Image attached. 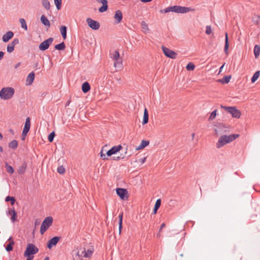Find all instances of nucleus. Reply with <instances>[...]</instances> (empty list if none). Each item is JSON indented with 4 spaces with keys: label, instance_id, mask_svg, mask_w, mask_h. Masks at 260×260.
I'll use <instances>...</instances> for the list:
<instances>
[{
    "label": "nucleus",
    "instance_id": "4c0bfd02",
    "mask_svg": "<svg viewBox=\"0 0 260 260\" xmlns=\"http://www.w3.org/2000/svg\"><path fill=\"white\" fill-rule=\"evenodd\" d=\"M18 143L16 140H13L10 142L9 144V147L12 149H16L17 147Z\"/></svg>",
    "mask_w": 260,
    "mask_h": 260
},
{
    "label": "nucleus",
    "instance_id": "864d4df0",
    "mask_svg": "<svg viewBox=\"0 0 260 260\" xmlns=\"http://www.w3.org/2000/svg\"><path fill=\"white\" fill-rule=\"evenodd\" d=\"M165 226H166L165 223H162L161 226H160V227L159 231L160 232L161 231V230L162 229V228L165 227Z\"/></svg>",
    "mask_w": 260,
    "mask_h": 260
},
{
    "label": "nucleus",
    "instance_id": "ddd939ff",
    "mask_svg": "<svg viewBox=\"0 0 260 260\" xmlns=\"http://www.w3.org/2000/svg\"><path fill=\"white\" fill-rule=\"evenodd\" d=\"M113 61V66L116 71H120L122 69V59L120 58L116 60H112Z\"/></svg>",
    "mask_w": 260,
    "mask_h": 260
},
{
    "label": "nucleus",
    "instance_id": "2eb2a0df",
    "mask_svg": "<svg viewBox=\"0 0 260 260\" xmlns=\"http://www.w3.org/2000/svg\"><path fill=\"white\" fill-rule=\"evenodd\" d=\"M60 238L59 237H54L49 240L47 243V247L51 249L52 247L55 246L59 241Z\"/></svg>",
    "mask_w": 260,
    "mask_h": 260
},
{
    "label": "nucleus",
    "instance_id": "69168bd1",
    "mask_svg": "<svg viewBox=\"0 0 260 260\" xmlns=\"http://www.w3.org/2000/svg\"><path fill=\"white\" fill-rule=\"evenodd\" d=\"M221 128H225V126L223 125L220 126Z\"/></svg>",
    "mask_w": 260,
    "mask_h": 260
},
{
    "label": "nucleus",
    "instance_id": "393cba45",
    "mask_svg": "<svg viewBox=\"0 0 260 260\" xmlns=\"http://www.w3.org/2000/svg\"><path fill=\"white\" fill-rule=\"evenodd\" d=\"M148 112L147 109L145 108L144 110V115H143V119L142 121V124L143 125L146 124L148 122Z\"/></svg>",
    "mask_w": 260,
    "mask_h": 260
},
{
    "label": "nucleus",
    "instance_id": "9d476101",
    "mask_svg": "<svg viewBox=\"0 0 260 260\" xmlns=\"http://www.w3.org/2000/svg\"><path fill=\"white\" fill-rule=\"evenodd\" d=\"M164 54L168 57L172 59H175L177 57V54L174 51L166 47H161Z\"/></svg>",
    "mask_w": 260,
    "mask_h": 260
},
{
    "label": "nucleus",
    "instance_id": "cd10ccee",
    "mask_svg": "<svg viewBox=\"0 0 260 260\" xmlns=\"http://www.w3.org/2000/svg\"><path fill=\"white\" fill-rule=\"evenodd\" d=\"M101 3L102 6L99 8V11L103 13L106 11L108 9L107 1H101Z\"/></svg>",
    "mask_w": 260,
    "mask_h": 260
},
{
    "label": "nucleus",
    "instance_id": "72a5a7b5",
    "mask_svg": "<svg viewBox=\"0 0 260 260\" xmlns=\"http://www.w3.org/2000/svg\"><path fill=\"white\" fill-rule=\"evenodd\" d=\"M259 75H260V72L259 71H256L254 74L253 76H252V77L251 78V82L252 83L255 82L257 80V79L259 78Z\"/></svg>",
    "mask_w": 260,
    "mask_h": 260
},
{
    "label": "nucleus",
    "instance_id": "f03ea898",
    "mask_svg": "<svg viewBox=\"0 0 260 260\" xmlns=\"http://www.w3.org/2000/svg\"><path fill=\"white\" fill-rule=\"evenodd\" d=\"M240 137L239 134H231L229 135H222L216 144L217 148H220L224 145L230 143Z\"/></svg>",
    "mask_w": 260,
    "mask_h": 260
},
{
    "label": "nucleus",
    "instance_id": "7c9ffc66",
    "mask_svg": "<svg viewBox=\"0 0 260 260\" xmlns=\"http://www.w3.org/2000/svg\"><path fill=\"white\" fill-rule=\"evenodd\" d=\"M60 33L63 38V39H66L67 38V27L65 26H61L60 28Z\"/></svg>",
    "mask_w": 260,
    "mask_h": 260
},
{
    "label": "nucleus",
    "instance_id": "aec40b11",
    "mask_svg": "<svg viewBox=\"0 0 260 260\" xmlns=\"http://www.w3.org/2000/svg\"><path fill=\"white\" fill-rule=\"evenodd\" d=\"M8 214L11 216V220L12 222H14L17 218V213L15 211L14 209H10L8 211Z\"/></svg>",
    "mask_w": 260,
    "mask_h": 260
},
{
    "label": "nucleus",
    "instance_id": "c03bdc74",
    "mask_svg": "<svg viewBox=\"0 0 260 260\" xmlns=\"http://www.w3.org/2000/svg\"><path fill=\"white\" fill-rule=\"evenodd\" d=\"M54 137H55V133L54 132H52L48 136V141L50 142H52L54 139Z\"/></svg>",
    "mask_w": 260,
    "mask_h": 260
},
{
    "label": "nucleus",
    "instance_id": "bf43d9fd",
    "mask_svg": "<svg viewBox=\"0 0 260 260\" xmlns=\"http://www.w3.org/2000/svg\"><path fill=\"white\" fill-rule=\"evenodd\" d=\"M27 257L26 260H32L34 257H29V256H28V257Z\"/></svg>",
    "mask_w": 260,
    "mask_h": 260
},
{
    "label": "nucleus",
    "instance_id": "7ed1b4c3",
    "mask_svg": "<svg viewBox=\"0 0 260 260\" xmlns=\"http://www.w3.org/2000/svg\"><path fill=\"white\" fill-rule=\"evenodd\" d=\"M107 146L103 147L100 151V156L103 160H107V156H111L119 152L122 149V146L121 145H116L112 147L110 150L106 151L105 149Z\"/></svg>",
    "mask_w": 260,
    "mask_h": 260
},
{
    "label": "nucleus",
    "instance_id": "603ef678",
    "mask_svg": "<svg viewBox=\"0 0 260 260\" xmlns=\"http://www.w3.org/2000/svg\"><path fill=\"white\" fill-rule=\"evenodd\" d=\"M4 53L3 51H0V60L3 58Z\"/></svg>",
    "mask_w": 260,
    "mask_h": 260
},
{
    "label": "nucleus",
    "instance_id": "de8ad7c7",
    "mask_svg": "<svg viewBox=\"0 0 260 260\" xmlns=\"http://www.w3.org/2000/svg\"><path fill=\"white\" fill-rule=\"evenodd\" d=\"M54 3L57 10H60L61 6V1H54Z\"/></svg>",
    "mask_w": 260,
    "mask_h": 260
},
{
    "label": "nucleus",
    "instance_id": "c85d7f7f",
    "mask_svg": "<svg viewBox=\"0 0 260 260\" xmlns=\"http://www.w3.org/2000/svg\"><path fill=\"white\" fill-rule=\"evenodd\" d=\"M41 21L42 23L45 26L49 27L50 23L48 19L45 15H42L41 17Z\"/></svg>",
    "mask_w": 260,
    "mask_h": 260
},
{
    "label": "nucleus",
    "instance_id": "20e7f679",
    "mask_svg": "<svg viewBox=\"0 0 260 260\" xmlns=\"http://www.w3.org/2000/svg\"><path fill=\"white\" fill-rule=\"evenodd\" d=\"M194 11L193 9L189 7H181L179 6H174L168 7L165 9L161 10L160 12L161 13H168L169 12H174L176 13H185L189 11Z\"/></svg>",
    "mask_w": 260,
    "mask_h": 260
},
{
    "label": "nucleus",
    "instance_id": "423d86ee",
    "mask_svg": "<svg viewBox=\"0 0 260 260\" xmlns=\"http://www.w3.org/2000/svg\"><path fill=\"white\" fill-rule=\"evenodd\" d=\"M221 108L230 113L233 118H240L241 113L235 107H226L221 106Z\"/></svg>",
    "mask_w": 260,
    "mask_h": 260
},
{
    "label": "nucleus",
    "instance_id": "473e14b6",
    "mask_svg": "<svg viewBox=\"0 0 260 260\" xmlns=\"http://www.w3.org/2000/svg\"><path fill=\"white\" fill-rule=\"evenodd\" d=\"M231 78V76H225L222 79L218 80V81L222 83H228L230 82Z\"/></svg>",
    "mask_w": 260,
    "mask_h": 260
},
{
    "label": "nucleus",
    "instance_id": "09e8293b",
    "mask_svg": "<svg viewBox=\"0 0 260 260\" xmlns=\"http://www.w3.org/2000/svg\"><path fill=\"white\" fill-rule=\"evenodd\" d=\"M161 205V200L160 199H158L155 202L154 208L158 209Z\"/></svg>",
    "mask_w": 260,
    "mask_h": 260
},
{
    "label": "nucleus",
    "instance_id": "a19ab883",
    "mask_svg": "<svg viewBox=\"0 0 260 260\" xmlns=\"http://www.w3.org/2000/svg\"><path fill=\"white\" fill-rule=\"evenodd\" d=\"M5 201L6 202H11L12 205H13L15 202V199L13 197L8 196L6 198Z\"/></svg>",
    "mask_w": 260,
    "mask_h": 260
},
{
    "label": "nucleus",
    "instance_id": "9b49d317",
    "mask_svg": "<svg viewBox=\"0 0 260 260\" xmlns=\"http://www.w3.org/2000/svg\"><path fill=\"white\" fill-rule=\"evenodd\" d=\"M86 22L88 26L93 30H96L100 28V24L97 21L94 20L90 18H88L86 19Z\"/></svg>",
    "mask_w": 260,
    "mask_h": 260
},
{
    "label": "nucleus",
    "instance_id": "f3484780",
    "mask_svg": "<svg viewBox=\"0 0 260 260\" xmlns=\"http://www.w3.org/2000/svg\"><path fill=\"white\" fill-rule=\"evenodd\" d=\"M14 36V33L11 31H9L3 36V41L6 43L11 39Z\"/></svg>",
    "mask_w": 260,
    "mask_h": 260
},
{
    "label": "nucleus",
    "instance_id": "37998d69",
    "mask_svg": "<svg viewBox=\"0 0 260 260\" xmlns=\"http://www.w3.org/2000/svg\"><path fill=\"white\" fill-rule=\"evenodd\" d=\"M217 110H215L211 113L210 116L209 118V120H212L215 118L217 115Z\"/></svg>",
    "mask_w": 260,
    "mask_h": 260
},
{
    "label": "nucleus",
    "instance_id": "6e6d98bb",
    "mask_svg": "<svg viewBox=\"0 0 260 260\" xmlns=\"http://www.w3.org/2000/svg\"><path fill=\"white\" fill-rule=\"evenodd\" d=\"M224 65H225V63H223V64L220 68L219 74H220L221 73V72L222 70L223 69V68Z\"/></svg>",
    "mask_w": 260,
    "mask_h": 260
},
{
    "label": "nucleus",
    "instance_id": "a211bd4d",
    "mask_svg": "<svg viewBox=\"0 0 260 260\" xmlns=\"http://www.w3.org/2000/svg\"><path fill=\"white\" fill-rule=\"evenodd\" d=\"M110 57L112 60H116V59L121 58L119 52L117 50H111L110 53Z\"/></svg>",
    "mask_w": 260,
    "mask_h": 260
},
{
    "label": "nucleus",
    "instance_id": "f257e3e1",
    "mask_svg": "<svg viewBox=\"0 0 260 260\" xmlns=\"http://www.w3.org/2000/svg\"><path fill=\"white\" fill-rule=\"evenodd\" d=\"M94 248L92 246L79 245L75 247L72 251L73 260H88L93 254Z\"/></svg>",
    "mask_w": 260,
    "mask_h": 260
},
{
    "label": "nucleus",
    "instance_id": "f704fd0d",
    "mask_svg": "<svg viewBox=\"0 0 260 260\" xmlns=\"http://www.w3.org/2000/svg\"><path fill=\"white\" fill-rule=\"evenodd\" d=\"M65 44L63 42L55 46V48L58 50H63L65 49Z\"/></svg>",
    "mask_w": 260,
    "mask_h": 260
},
{
    "label": "nucleus",
    "instance_id": "49530a36",
    "mask_svg": "<svg viewBox=\"0 0 260 260\" xmlns=\"http://www.w3.org/2000/svg\"><path fill=\"white\" fill-rule=\"evenodd\" d=\"M57 172L58 173L60 174H63L65 172V169L64 168H63V166H59L58 168H57Z\"/></svg>",
    "mask_w": 260,
    "mask_h": 260
},
{
    "label": "nucleus",
    "instance_id": "4468645a",
    "mask_svg": "<svg viewBox=\"0 0 260 260\" xmlns=\"http://www.w3.org/2000/svg\"><path fill=\"white\" fill-rule=\"evenodd\" d=\"M30 127V121L29 117H27L26 119L25 125L22 132V136L25 137L28 131H29Z\"/></svg>",
    "mask_w": 260,
    "mask_h": 260
},
{
    "label": "nucleus",
    "instance_id": "a18cd8bd",
    "mask_svg": "<svg viewBox=\"0 0 260 260\" xmlns=\"http://www.w3.org/2000/svg\"><path fill=\"white\" fill-rule=\"evenodd\" d=\"M43 5L45 9L47 10L50 9V4L49 1H43Z\"/></svg>",
    "mask_w": 260,
    "mask_h": 260
},
{
    "label": "nucleus",
    "instance_id": "5fc2aeb1",
    "mask_svg": "<svg viewBox=\"0 0 260 260\" xmlns=\"http://www.w3.org/2000/svg\"><path fill=\"white\" fill-rule=\"evenodd\" d=\"M157 210H158V209L154 208L153 211V213L154 214H155L157 213Z\"/></svg>",
    "mask_w": 260,
    "mask_h": 260
},
{
    "label": "nucleus",
    "instance_id": "0eeeda50",
    "mask_svg": "<svg viewBox=\"0 0 260 260\" xmlns=\"http://www.w3.org/2000/svg\"><path fill=\"white\" fill-rule=\"evenodd\" d=\"M53 223V218L51 216L46 217L42 222L41 229L40 233L43 235L52 225Z\"/></svg>",
    "mask_w": 260,
    "mask_h": 260
},
{
    "label": "nucleus",
    "instance_id": "6e6552de",
    "mask_svg": "<svg viewBox=\"0 0 260 260\" xmlns=\"http://www.w3.org/2000/svg\"><path fill=\"white\" fill-rule=\"evenodd\" d=\"M38 251V248L35 245L29 243L27 245L24 255L25 257H33L31 255L36 254Z\"/></svg>",
    "mask_w": 260,
    "mask_h": 260
},
{
    "label": "nucleus",
    "instance_id": "2f4dec72",
    "mask_svg": "<svg viewBox=\"0 0 260 260\" xmlns=\"http://www.w3.org/2000/svg\"><path fill=\"white\" fill-rule=\"evenodd\" d=\"M254 54L255 57L257 58L260 54V47L259 46L256 45L254 46Z\"/></svg>",
    "mask_w": 260,
    "mask_h": 260
},
{
    "label": "nucleus",
    "instance_id": "052dcab7",
    "mask_svg": "<svg viewBox=\"0 0 260 260\" xmlns=\"http://www.w3.org/2000/svg\"><path fill=\"white\" fill-rule=\"evenodd\" d=\"M3 151V148H2L1 146H0V152H2Z\"/></svg>",
    "mask_w": 260,
    "mask_h": 260
},
{
    "label": "nucleus",
    "instance_id": "338daca9",
    "mask_svg": "<svg viewBox=\"0 0 260 260\" xmlns=\"http://www.w3.org/2000/svg\"><path fill=\"white\" fill-rule=\"evenodd\" d=\"M22 140H24L25 137H24V136H23L22 135Z\"/></svg>",
    "mask_w": 260,
    "mask_h": 260
},
{
    "label": "nucleus",
    "instance_id": "e2e57ef3",
    "mask_svg": "<svg viewBox=\"0 0 260 260\" xmlns=\"http://www.w3.org/2000/svg\"><path fill=\"white\" fill-rule=\"evenodd\" d=\"M3 139V136L0 133V140L2 139Z\"/></svg>",
    "mask_w": 260,
    "mask_h": 260
},
{
    "label": "nucleus",
    "instance_id": "412c9836",
    "mask_svg": "<svg viewBox=\"0 0 260 260\" xmlns=\"http://www.w3.org/2000/svg\"><path fill=\"white\" fill-rule=\"evenodd\" d=\"M149 144V141L143 140L141 141V144L136 148V150H140L144 149Z\"/></svg>",
    "mask_w": 260,
    "mask_h": 260
},
{
    "label": "nucleus",
    "instance_id": "a878e982",
    "mask_svg": "<svg viewBox=\"0 0 260 260\" xmlns=\"http://www.w3.org/2000/svg\"><path fill=\"white\" fill-rule=\"evenodd\" d=\"M35 79V74L34 72H31L28 74L26 78V82H28V85H31Z\"/></svg>",
    "mask_w": 260,
    "mask_h": 260
},
{
    "label": "nucleus",
    "instance_id": "680f3d73",
    "mask_svg": "<svg viewBox=\"0 0 260 260\" xmlns=\"http://www.w3.org/2000/svg\"><path fill=\"white\" fill-rule=\"evenodd\" d=\"M257 19H257V21H258V22H260V16H258V17H257Z\"/></svg>",
    "mask_w": 260,
    "mask_h": 260
},
{
    "label": "nucleus",
    "instance_id": "5701e85b",
    "mask_svg": "<svg viewBox=\"0 0 260 260\" xmlns=\"http://www.w3.org/2000/svg\"><path fill=\"white\" fill-rule=\"evenodd\" d=\"M81 88L84 93H87L90 90V86L87 82H85L82 84Z\"/></svg>",
    "mask_w": 260,
    "mask_h": 260
},
{
    "label": "nucleus",
    "instance_id": "6ab92c4d",
    "mask_svg": "<svg viewBox=\"0 0 260 260\" xmlns=\"http://www.w3.org/2000/svg\"><path fill=\"white\" fill-rule=\"evenodd\" d=\"M114 18L116 20V23H119L122 19V13L120 10H117L115 12Z\"/></svg>",
    "mask_w": 260,
    "mask_h": 260
},
{
    "label": "nucleus",
    "instance_id": "58836bf2",
    "mask_svg": "<svg viewBox=\"0 0 260 260\" xmlns=\"http://www.w3.org/2000/svg\"><path fill=\"white\" fill-rule=\"evenodd\" d=\"M195 68V66L194 65V64L192 62H189L186 67V69L187 71H193L194 69Z\"/></svg>",
    "mask_w": 260,
    "mask_h": 260
},
{
    "label": "nucleus",
    "instance_id": "4d7b16f0",
    "mask_svg": "<svg viewBox=\"0 0 260 260\" xmlns=\"http://www.w3.org/2000/svg\"><path fill=\"white\" fill-rule=\"evenodd\" d=\"M195 137V134L194 133L191 134V139L192 140H193L194 138Z\"/></svg>",
    "mask_w": 260,
    "mask_h": 260
},
{
    "label": "nucleus",
    "instance_id": "0e129e2a",
    "mask_svg": "<svg viewBox=\"0 0 260 260\" xmlns=\"http://www.w3.org/2000/svg\"><path fill=\"white\" fill-rule=\"evenodd\" d=\"M49 257H45V258H44V260H49Z\"/></svg>",
    "mask_w": 260,
    "mask_h": 260
},
{
    "label": "nucleus",
    "instance_id": "f8f14e48",
    "mask_svg": "<svg viewBox=\"0 0 260 260\" xmlns=\"http://www.w3.org/2000/svg\"><path fill=\"white\" fill-rule=\"evenodd\" d=\"M53 41V38H50L43 41L40 44L39 46V49L41 51H45L47 50L49 48V46L52 44Z\"/></svg>",
    "mask_w": 260,
    "mask_h": 260
},
{
    "label": "nucleus",
    "instance_id": "8fccbe9b",
    "mask_svg": "<svg viewBox=\"0 0 260 260\" xmlns=\"http://www.w3.org/2000/svg\"><path fill=\"white\" fill-rule=\"evenodd\" d=\"M212 32V29L210 26H207L206 28V33L207 35H210Z\"/></svg>",
    "mask_w": 260,
    "mask_h": 260
},
{
    "label": "nucleus",
    "instance_id": "c756f323",
    "mask_svg": "<svg viewBox=\"0 0 260 260\" xmlns=\"http://www.w3.org/2000/svg\"><path fill=\"white\" fill-rule=\"evenodd\" d=\"M119 217V234H120L121 232V230L122 228V218H123V213H121L118 216Z\"/></svg>",
    "mask_w": 260,
    "mask_h": 260
},
{
    "label": "nucleus",
    "instance_id": "dca6fc26",
    "mask_svg": "<svg viewBox=\"0 0 260 260\" xmlns=\"http://www.w3.org/2000/svg\"><path fill=\"white\" fill-rule=\"evenodd\" d=\"M19 43V40L18 39H15L13 41L9 44L7 47V52L11 53L14 50L15 45Z\"/></svg>",
    "mask_w": 260,
    "mask_h": 260
},
{
    "label": "nucleus",
    "instance_id": "1a4fd4ad",
    "mask_svg": "<svg viewBox=\"0 0 260 260\" xmlns=\"http://www.w3.org/2000/svg\"><path fill=\"white\" fill-rule=\"evenodd\" d=\"M117 194L122 200H126L128 198V192L126 189L118 188L116 189Z\"/></svg>",
    "mask_w": 260,
    "mask_h": 260
},
{
    "label": "nucleus",
    "instance_id": "39448f33",
    "mask_svg": "<svg viewBox=\"0 0 260 260\" xmlns=\"http://www.w3.org/2000/svg\"><path fill=\"white\" fill-rule=\"evenodd\" d=\"M15 90L11 87L3 88L0 91V98L4 100L12 99L14 94Z\"/></svg>",
    "mask_w": 260,
    "mask_h": 260
},
{
    "label": "nucleus",
    "instance_id": "3c124183",
    "mask_svg": "<svg viewBox=\"0 0 260 260\" xmlns=\"http://www.w3.org/2000/svg\"><path fill=\"white\" fill-rule=\"evenodd\" d=\"M146 157H144L143 158H141L139 159V161L142 164H143L145 161H146Z\"/></svg>",
    "mask_w": 260,
    "mask_h": 260
},
{
    "label": "nucleus",
    "instance_id": "e433bc0d",
    "mask_svg": "<svg viewBox=\"0 0 260 260\" xmlns=\"http://www.w3.org/2000/svg\"><path fill=\"white\" fill-rule=\"evenodd\" d=\"M19 22L21 24L22 28L26 30L27 29V26L25 20L23 18H21L19 19Z\"/></svg>",
    "mask_w": 260,
    "mask_h": 260
},
{
    "label": "nucleus",
    "instance_id": "4be33fe9",
    "mask_svg": "<svg viewBox=\"0 0 260 260\" xmlns=\"http://www.w3.org/2000/svg\"><path fill=\"white\" fill-rule=\"evenodd\" d=\"M229 44L228 35L226 32L225 34V46H224V51L226 55H228V54H229Z\"/></svg>",
    "mask_w": 260,
    "mask_h": 260
},
{
    "label": "nucleus",
    "instance_id": "774afa93",
    "mask_svg": "<svg viewBox=\"0 0 260 260\" xmlns=\"http://www.w3.org/2000/svg\"><path fill=\"white\" fill-rule=\"evenodd\" d=\"M215 133H216V135H218V133H217V131L216 129H215Z\"/></svg>",
    "mask_w": 260,
    "mask_h": 260
},
{
    "label": "nucleus",
    "instance_id": "bb28decb",
    "mask_svg": "<svg viewBox=\"0 0 260 260\" xmlns=\"http://www.w3.org/2000/svg\"><path fill=\"white\" fill-rule=\"evenodd\" d=\"M141 27L142 31L144 33L147 34L149 32L150 29L149 28L148 25L145 21H142L141 22Z\"/></svg>",
    "mask_w": 260,
    "mask_h": 260
},
{
    "label": "nucleus",
    "instance_id": "79ce46f5",
    "mask_svg": "<svg viewBox=\"0 0 260 260\" xmlns=\"http://www.w3.org/2000/svg\"><path fill=\"white\" fill-rule=\"evenodd\" d=\"M127 150V149H126ZM127 153V151L125 150L124 154H120L119 156H117L116 157L114 158V160H119L120 159H124L125 157V154Z\"/></svg>",
    "mask_w": 260,
    "mask_h": 260
},
{
    "label": "nucleus",
    "instance_id": "c9c22d12",
    "mask_svg": "<svg viewBox=\"0 0 260 260\" xmlns=\"http://www.w3.org/2000/svg\"><path fill=\"white\" fill-rule=\"evenodd\" d=\"M26 167L27 166L26 164H23L18 169V173L20 174H23L25 172Z\"/></svg>",
    "mask_w": 260,
    "mask_h": 260
},
{
    "label": "nucleus",
    "instance_id": "b1692460",
    "mask_svg": "<svg viewBox=\"0 0 260 260\" xmlns=\"http://www.w3.org/2000/svg\"><path fill=\"white\" fill-rule=\"evenodd\" d=\"M9 243L7 245L6 247V249L7 251H10L13 249V246L14 245V242L13 241L12 238L10 237L8 239Z\"/></svg>",
    "mask_w": 260,
    "mask_h": 260
},
{
    "label": "nucleus",
    "instance_id": "ea45409f",
    "mask_svg": "<svg viewBox=\"0 0 260 260\" xmlns=\"http://www.w3.org/2000/svg\"><path fill=\"white\" fill-rule=\"evenodd\" d=\"M6 168H7V171L8 173L10 174H13L14 172V170L12 167L9 166L7 163L5 164Z\"/></svg>",
    "mask_w": 260,
    "mask_h": 260
},
{
    "label": "nucleus",
    "instance_id": "13d9d810",
    "mask_svg": "<svg viewBox=\"0 0 260 260\" xmlns=\"http://www.w3.org/2000/svg\"><path fill=\"white\" fill-rule=\"evenodd\" d=\"M20 64H21V63H20V62H18V63H17V64L15 65V68L16 69V68H17L18 67H19V66H20Z\"/></svg>",
    "mask_w": 260,
    "mask_h": 260
}]
</instances>
